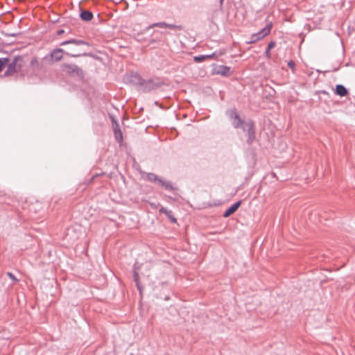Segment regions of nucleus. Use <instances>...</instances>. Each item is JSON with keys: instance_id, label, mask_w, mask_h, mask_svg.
Listing matches in <instances>:
<instances>
[{"instance_id": "nucleus-1", "label": "nucleus", "mask_w": 355, "mask_h": 355, "mask_svg": "<svg viewBox=\"0 0 355 355\" xmlns=\"http://www.w3.org/2000/svg\"><path fill=\"white\" fill-rule=\"evenodd\" d=\"M225 115L228 117L234 128L241 129L246 134V143L251 145L256 139L254 122L250 119L244 120L234 107L227 110Z\"/></svg>"}, {"instance_id": "nucleus-2", "label": "nucleus", "mask_w": 355, "mask_h": 355, "mask_svg": "<svg viewBox=\"0 0 355 355\" xmlns=\"http://www.w3.org/2000/svg\"><path fill=\"white\" fill-rule=\"evenodd\" d=\"M126 80L130 84L137 86L139 91L145 93L156 89L163 85L159 78L144 79L139 73L134 72L127 76Z\"/></svg>"}, {"instance_id": "nucleus-3", "label": "nucleus", "mask_w": 355, "mask_h": 355, "mask_svg": "<svg viewBox=\"0 0 355 355\" xmlns=\"http://www.w3.org/2000/svg\"><path fill=\"white\" fill-rule=\"evenodd\" d=\"M60 46H66L64 54L72 58L91 55L85 51L89 44L83 40L71 39L62 42Z\"/></svg>"}, {"instance_id": "nucleus-4", "label": "nucleus", "mask_w": 355, "mask_h": 355, "mask_svg": "<svg viewBox=\"0 0 355 355\" xmlns=\"http://www.w3.org/2000/svg\"><path fill=\"white\" fill-rule=\"evenodd\" d=\"M166 23L165 22H158L154 23L144 29H143L140 33L137 34V40L139 42L146 41L148 44H157L159 43L162 40V32H157L153 31L151 32V30L154 27H159L162 28H166Z\"/></svg>"}, {"instance_id": "nucleus-5", "label": "nucleus", "mask_w": 355, "mask_h": 355, "mask_svg": "<svg viewBox=\"0 0 355 355\" xmlns=\"http://www.w3.org/2000/svg\"><path fill=\"white\" fill-rule=\"evenodd\" d=\"M23 64V58L19 55L15 56L12 60H9L6 64L7 69L4 71L5 76H9L21 69Z\"/></svg>"}, {"instance_id": "nucleus-6", "label": "nucleus", "mask_w": 355, "mask_h": 355, "mask_svg": "<svg viewBox=\"0 0 355 355\" xmlns=\"http://www.w3.org/2000/svg\"><path fill=\"white\" fill-rule=\"evenodd\" d=\"M61 67L67 74L71 76H76L79 78H83L84 77V72L83 69L75 64L64 63L62 64Z\"/></svg>"}, {"instance_id": "nucleus-7", "label": "nucleus", "mask_w": 355, "mask_h": 355, "mask_svg": "<svg viewBox=\"0 0 355 355\" xmlns=\"http://www.w3.org/2000/svg\"><path fill=\"white\" fill-rule=\"evenodd\" d=\"M272 28V24H267L264 28L261 29L258 33L252 34L251 35L250 41L248 42L249 44H252L256 42L257 41L263 38L270 34Z\"/></svg>"}, {"instance_id": "nucleus-8", "label": "nucleus", "mask_w": 355, "mask_h": 355, "mask_svg": "<svg viewBox=\"0 0 355 355\" xmlns=\"http://www.w3.org/2000/svg\"><path fill=\"white\" fill-rule=\"evenodd\" d=\"M64 51V49L56 48L49 55H46L44 59L49 60L51 62H58L62 60Z\"/></svg>"}, {"instance_id": "nucleus-9", "label": "nucleus", "mask_w": 355, "mask_h": 355, "mask_svg": "<svg viewBox=\"0 0 355 355\" xmlns=\"http://www.w3.org/2000/svg\"><path fill=\"white\" fill-rule=\"evenodd\" d=\"M159 186L162 187L166 191H177L178 188L173 185V184L169 181L164 179L163 178H158L156 182Z\"/></svg>"}, {"instance_id": "nucleus-10", "label": "nucleus", "mask_w": 355, "mask_h": 355, "mask_svg": "<svg viewBox=\"0 0 355 355\" xmlns=\"http://www.w3.org/2000/svg\"><path fill=\"white\" fill-rule=\"evenodd\" d=\"M216 74L229 76L231 74V68L225 65H218L214 68Z\"/></svg>"}, {"instance_id": "nucleus-11", "label": "nucleus", "mask_w": 355, "mask_h": 355, "mask_svg": "<svg viewBox=\"0 0 355 355\" xmlns=\"http://www.w3.org/2000/svg\"><path fill=\"white\" fill-rule=\"evenodd\" d=\"M241 200H239L227 208L223 214L224 218H227L234 214L240 207Z\"/></svg>"}, {"instance_id": "nucleus-12", "label": "nucleus", "mask_w": 355, "mask_h": 355, "mask_svg": "<svg viewBox=\"0 0 355 355\" xmlns=\"http://www.w3.org/2000/svg\"><path fill=\"white\" fill-rule=\"evenodd\" d=\"M139 270V268H137L136 265H134L133 267V279L135 282L137 290L139 291L140 293H141L142 291V286L141 285L140 281H139V275L138 270Z\"/></svg>"}, {"instance_id": "nucleus-13", "label": "nucleus", "mask_w": 355, "mask_h": 355, "mask_svg": "<svg viewBox=\"0 0 355 355\" xmlns=\"http://www.w3.org/2000/svg\"><path fill=\"white\" fill-rule=\"evenodd\" d=\"M79 17L84 21H90L93 19L94 15L89 10L80 9Z\"/></svg>"}, {"instance_id": "nucleus-14", "label": "nucleus", "mask_w": 355, "mask_h": 355, "mask_svg": "<svg viewBox=\"0 0 355 355\" xmlns=\"http://www.w3.org/2000/svg\"><path fill=\"white\" fill-rule=\"evenodd\" d=\"M335 94L341 97L345 96L349 94L347 89L343 85L338 84L336 85Z\"/></svg>"}, {"instance_id": "nucleus-15", "label": "nucleus", "mask_w": 355, "mask_h": 355, "mask_svg": "<svg viewBox=\"0 0 355 355\" xmlns=\"http://www.w3.org/2000/svg\"><path fill=\"white\" fill-rule=\"evenodd\" d=\"M113 122L115 123V126L114 127V135L116 140L121 141L123 139L122 132L121 131L119 125L115 119H113Z\"/></svg>"}, {"instance_id": "nucleus-16", "label": "nucleus", "mask_w": 355, "mask_h": 355, "mask_svg": "<svg viewBox=\"0 0 355 355\" xmlns=\"http://www.w3.org/2000/svg\"><path fill=\"white\" fill-rule=\"evenodd\" d=\"M214 56V53H212V54H210V55H198V56H195L193 60L196 62H201L205 60L206 59L211 58Z\"/></svg>"}, {"instance_id": "nucleus-17", "label": "nucleus", "mask_w": 355, "mask_h": 355, "mask_svg": "<svg viewBox=\"0 0 355 355\" xmlns=\"http://www.w3.org/2000/svg\"><path fill=\"white\" fill-rule=\"evenodd\" d=\"M158 178L159 176L153 173H146V180L148 182L156 183Z\"/></svg>"}, {"instance_id": "nucleus-18", "label": "nucleus", "mask_w": 355, "mask_h": 355, "mask_svg": "<svg viewBox=\"0 0 355 355\" xmlns=\"http://www.w3.org/2000/svg\"><path fill=\"white\" fill-rule=\"evenodd\" d=\"M9 62L8 58H0V71L3 69L4 67L6 66V64Z\"/></svg>"}, {"instance_id": "nucleus-19", "label": "nucleus", "mask_w": 355, "mask_h": 355, "mask_svg": "<svg viewBox=\"0 0 355 355\" xmlns=\"http://www.w3.org/2000/svg\"><path fill=\"white\" fill-rule=\"evenodd\" d=\"M166 28H170V29H172V30L180 29L181 26H177V25H175V24H167L166 23Z\"/></svg>"}, {"instance_id": "nucleus-20", "label": "nucleus", "mask_w": 355, "mask_h": 355, "mask_svg": "<svg viewBox=\"0 0 355 355\" xmlns=\"http://www.w3.org/2000/svg\"><path fill=\"white\" fill-rule=\"evenodd\" d=\"M288 67L292 70L293 73H295V62L293 60H290L288 62Z\"/></svg>"}, {"instance_id": "nucleus-21", "label": "nucleus", "mask_w": 355, "mask_h": 355, "mask_svg": "<svg viewBox=\"0 0 355 355\" xmlns=\"http://www.w3.org/2000/svg\"><path fill=\"white\" fill-rule=\"evenodd\" d=\"M159 211L165 215H169V214L171 213V210H168L166 207H162L159 209Z\"/></svg>"}, {"instance_id": "nucleus-22", "label": "nucleus", "mask_w": 355, "mask_h": 355, "mask_svg": "<svg viewBox=\"0 0 355 355\" xmlns=\"http://www.w3.org/2000/svg\"><path fill=\"white\" fill-rule=\"evenodd\" d=\"M172 223H175L177 222V219L173 216L172 212L169 214V215H166Z\"/></svg>"}, {"instance_id": "nucleus-23", "label": "nucleus", "mask_w": 355, "mask_h": 355, "mask_svg": "<svg viewBox=\"0 0 355 355\" xmlns=\"http://www.w3.org/2000/svg\"><path fill=\"white\" fill-rule=\"evenodd\" d=\"M7 275L14 282H18L19 280L16 278V277L10 272H7Z\"/></svg>"}, {"instance_id": "nucleus-24", "label": "nucleus", "mask_w": 355, "mask_h": 355, "mask_svg": "<svg viewBox=\"0 0 355 355\" xmlns=\"http://www.w3.org/2000/svg\"><path fill=\"white\" fill-rule=\"evenodd\" d=\"M275 42L274 41H271L268 44L267 49L270 50L271 49L274 48L275 46Z\"/></svg>"}, {"instance_id": "nucleus-25", "label": "nucleus", "mask_w": 355, "mask_h": 355, "mask_svg": "<svg viewBox=\"0 0 355 355\" xmlns=\"http://www.w3.org/2000/svg\"><path fill=\"white\" fill-rule=\"evenodd\" d=\"M265 55L266 58H270V50L266 48L265 52Z\"/></svg>"}, {"instance_id": "nucleus-26", "label": "nucleus", "mask_w": 355, "mask_h": 355, "mask_svg": "<svg viewBox=\"0 0 355 355\" xmlns=\"http://www.w3.org/2000/svg\"><path fill=\"white\" fill-rule=\"evenodd\" d=\"M64 33V30H62V29H60V30H58V31H57V35H60L63 34Z\"/></svg>"}, {"instance_id": "nucleus-27", "label": "nucleus", "mask_w": 355, "mask_h": 355, "mask_svg": "<svg viewBox=\"0 0 355 355\" xmlns=\"http://www.w3.org/2000/svg\"><path fill=\"white\" fill-rule=\"evenodd\" d=\"M17 34H16V33H10L8 34L7 35L11 36V37H15V36H17Z\"/></svg>"}, {"instance_id": "nucleus-28", "label": "nucleus", "mask_w": 355, "mask_h": 355, "mask_svg": "<svg viewBox=\"0 0 355 355\" xmlns=\"http://www.w3.org/2000/svg\"><path fill=\"white\" fill-rule=\"evenodd\" d=\"M71 230H72L71 228H69V229L67 230V236L69 235V232H70Z\"/></svg>"}, {"instance_id": "nucleus-29", "label": "nucleus", "mask_w": 355, "mask_h": 355, "mask_svg": "<svg viewBox=\"0 0 355 355\" xmlns=\"http://www.w3.org/2000/svg\"><path fill=\"white\" fill-rule=\"evenodd\" d=\"M223 1H224V0H220V6H222Z\"/></svg>"}, {"instance_id": "nucleus-30", "label": "nucleus", "mask_w": 355, "mask_h": 355, "mask_svg": "<svg viewBox=\"0 0 355 355\" xmlns=\"http://www.w3.org/2000/svg\"><path fill=\"white\" fill-rule=\"evenodd\" d=\"M168 299H169V297H165V300H168Z\"/></svg>"}]
</instances>
